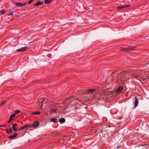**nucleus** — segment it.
<instances>
[{
    "label": "nucleus",
    "mask_w": 149,
    "mask_h": 149,
    "mask_svg": "<svg viewBox=\"0 0 149 149\" xmlns=\"http://www.w3.org/2000/svg\"><path fill=\"white\" fill-rule=\"evenodd\" d=\"M123 88L122 86H119L118 87V88L113 92V93L115 94L116 93L117 94H119L121 91L123 90Z\"/></svg>",
    "instance_id": "obj_1"
},
{
    "label": "nucleus",
    "mask_w": 149,
    "mask_h": 149,
    "mask_svg": "<svg viewBox=\"0 0 149 149\" xmlns=\"http://www.w3.org/2000/svg\"><path fill=\"white\" fill-rule=\"evenodd\" d=\"M134 47L130 46L128 47V48H122L121 50L125 52H129L130 51L133 50L134 49Z\"/></svg>",
    "instance_id": "obj_2"
},
{
    "label": "nucleus",
    "mask_w": 149,
    "mask_h": 149,
    "mask_svg": "<svg viewBox=\"0 0 149 149\" xmlns=\"http://www.w3.org/2000/svg\"><path fill=\"white\" fill-rule=\"evenodd\" d=\"M27 47H22L21 48L17 49L16 51L17 52H24L26 51L27 50Z\"/></svg>",
    "instance_id": "obj_3"
},
{
    "label": "nucleus",
    "mask_w": 149,
    "mask_h": 149,
    "mask_svg": "<svg viewBox=\"0 0 149 149\" xmlns=\"http://www.w3.org/2000/svg\"><path fill=\"white\" fill-rule=\"evenodd\" d=\"M136 77L137 78H141L143 79V80H144L145 79H148L149 78H146L144 76H143V74H137L136 75Z\"/></svg>",
    "instance_id": "obj_4"
},
{
    "label": "nucleus",
    "mask_w": 149,
    "mask_h": 149,
    "mask_svg": "<svg viewBox=\"0 0 149 149\" xmlns=\"http://www.w3.org/2000/svg\"><path fill=\"white\" fill-rule=\"evenodd\" d=\"M39 123L38 121H35L33 124L32 125V127L34 128H36L39 125Z\"/></svg>",
    "instance_id": "obj_5"
},
{
    "label": "nucleus",
    "mask_w": 149,
    "mask_h": 149,
    "mask_svg": "<svg viewBox=\"0 0 149 149\" xmlns=\"http://www.w3.org/2000/svg\"><path fill=\"white\" fill-rule=\"evenodd\" d=\"M26 3H22L19 2H16L15 3V5H16L17 6L19 7L23 6H24L26 5Z\"/></svg>",
    "instance_id": "obj_6"
},
{
    "label": "nucleus",
    "mask_w": 149,
    "mask_h": 149,
    "mask_svg": "<svg viewBox=\"0 0 149 149\" xmlns=\"http://www.w3.org/2000/svg\"><path fill=\"white\" fill-rule=\"evenodd\" d=\"M127 74L128 73L127 72H122L121 73V75H122V76H124V77H126L127 78L128 77V75Z\"/></svg>",
    "instance_id": "obj_7"
},
{
    "label": "nucleus",
    "mask_w": 149,
    "mask_h": 149,
    "mask_svg": "<svg viewBox=\"0 0 149 149\" xmlns=\"http://www.w3.org/2000/svg\"><path fill=\"white\" fill-rule=\"evenodd\" d=\"M129 6V5H127L126 6H118L117 7V8L118 9H124L126 7H127Z\"/></svg>",
    "instance_id": "obj_8"
},
{
    "label": "nucleus",
    "mask_w": 149,
    "mask_h": 149,
    "mask_svg": "<svg viewBox=\"0 0 149 149\" xmlns=\"http://www.w3.org/2000/svg\"><path fill=\"white\" fill-rule=\"evenodd\" d=\"M44 3L43 1H38L34 5V6H38L39 5H42Z\"/></svg>",
    "instance_id": "obj_9"
},
{
    "label": "nucleus",
    "mask_w": 149,
    "mask_h": 149,
    "mask_svg": "<svg viewBox=\"0 0 149 149\" xmlns=\"http://www.w3.org/2000/svg\"><path fill=\"white\" fill-rule=\"evenodd\" d=\"M50 120L52 122L54 123H57L58 121V120L54 118H51Z\"/></svg>",
    "instance_id": "obj_10"
},
{
    "label": "nucleus",
    "mask_w": 149,
    "mask_h": 149,
    "mask_svg": "<svg viewBox=\"0 0 149 149\" xmlns=\"http://www.w3.org/2000/svg\"><path fill=\"white\" fill-rule=\"evenodd\" d=\"M6 130L7 133L8 134L11 133L13 132L11 128H10L9 130L7 129Z\"/></svg>",
    "instance_id": "obj_11"
},
{
    "label": "nucleus",
    "mask_w": 149,
    "mask_h": 149,
    "mask_svg": "<svg viewBox=\"0 0 149 149\" xmlns=\"http://www.w3.org/2000/svg\"><path fill=\"white\" fill-rule=\"evenodd\" d=\"M17 134L16 133L15 134L13 135L9 136L8 138L10 139H13L16 137L17 136Z\"/></svg>",
    "instance_id": "obj_12"
},
{
    "label": "nucleus",
    "mask_w": 149,
    "mask_h": 149,
    "mask_svg": "<svg viewBox=\"0 0 149 149\" xmlns=\"http://www.w3.org/2000/svg\"><path fill=\"white\" fill-rule=\"evenodd\" d=\"M135 107H136L137 106L138 104V101L136 97H135Z\"/></svg>",
    "instance_id": "obj_13"
},
{
    "label": "nucleus",
    "mask_w": 149,
    "mask_h": 149,
    "mask_svg": "<svg viewBox=\"0 0 149 149\" xmlns=\"http://www.w3.org/2000/svg\"><path fill=\"white\" fill-rule=\"evenodd\" d=\"M17 124L15 123L12 125V127L14 131H15L17 130V129L15 128L17 126Z\"/></svg>",
    "instance_id": "obj_14"
},
{
    "label": "nucleus",
    "mask_w": 149,
    "mask_h": 149,
    "mask_svg": "<svg viewBox=\"0 0 149 149\" xmlns=\"http://www.w3.org/2000/svg\"><path fill=\"white\" fill-rule=\"evenodd\" d=\"M58 121H59L61 123H63L65 122V119L64 118H61L60 120H58Z\"/></svg>",
    "instance_id": "obj_15"
},
{
    "label": "nucleus",
    "mask_w": 149,
    "mask_h": 149,
    "mask_svg": "<svg viewBox=\"0 0 149 149\" xmlns=\"http://www.w3.org/2000/svg\"><path fill=\"white\" fill-rule=\"evenodd\" d=\"M95 91V89H89L88 90L87 92L88 93H92Z\"/></svg>",
    "instance_id": "obj_16"
},
{
    "label": "nucleus",
    "mask_w": 149,
    "mask_h": 149,
    "mask_svg": "<svg viewBox=\"0 0 149 149\" xmlns=\"http://www.w3.org/2000/svg\"><path fill=\"white\" fill-rule=\"evenodd\" d=\"M52 0H45V4H47L50 3L51 2Z\"/></svg>",
    "instance_id": "obj_17"
},
{
    "label": "nucleus",
    "mask_w": 149,
    "mask_h": 149,
    "mask_svg": "<svg viewBox=\"0 0 149 149\" xmlns=\"http://www.w3.org/2000/svg\"><path fill=\"white\" fill-rule=\"evenodd\" d=\"M50 111L51 113L56 112V109L54 108H52L50 110Z\"/></svg>",
    "instance_id": "obj_18"
},
{
    "label": "nucleus",
    "mask_w": 149,
    "mask_h": 149,
    "mask_svg": "<svg viewBox=\"0 0 149 149\" xmlns=\"http://www.w3.org/2000/svg\"><path fill=\"white\" fill-rule=\"evenodd\" d=\"M40 113V112L38 111V112H33L32 113V114H35V115H37V114H39Z\"/></svg>",
    "instance_id": "obj_19"
},
{
    "label": "nucleus",
    "mask_w": 149,
    "mask_h": 149,
    "mask_svg": "<svg viewBox=\"0 0 149 149\" xmlns=\"http://www.w3.org/2000/svg\"><path fill=\"white\" fill-rule=\"evenodd\" d=\"M25 126L26 127V128H30L31 127H32V125H29V124H28V125H25Z\"/></svg>",
    "instance_id": "obj_20"
},
{
    "label": "nucleus",
    "mask_w": 149,
    "mask_h": 149,
    "mask_svg": "<svg viewBox=\"0 0 149 149\" xmlns=\"http://www.w3.org/2000/svg\"><path fill=\"white\" fill-rule=\"evenodd\" d=\"M13 120V118L10 117V118L9 121H8V123H9L11 122V121Z\"/></svg>",
    "instance_id": "obj_21"
},
{
    "label": "nucleus",
    "mask_w": 149,
    "mask_h": 149,
    "mask_svg": "<svg viewBox=\"0 0 149 149\" xmlns=\"http://www.w3.org/2000/svg\"><path fill=\"white\" fill-rule=\"evenodd\" d=\"M25 128H26V127L25 126V125H24V126H23L20 129V130H23V129H25Z\"/></svg>",
    "instance_id": "obj_22"
},
{
    "label": "nucleus",
    "mask_w": 149,
    "mask_h": 149,
    "mask_svg": "<svg viewBox=\"0 0 149 149\" xmlns=\"http://www.w3.org/2000/svg\"><path fill=\"white\" fill-rule=\"evenodd\" d=\"M20 111L18 110H16L15 111V114H18L20 112Z\"/></svg>",
    "instance_id": "obj_23"
},
{
    "label": "nucleus",
    "mask_w": 149,
    "mask_h": 149,
    "mask_svg": "<svg viewBox=\"0 0 149 149\" xmlns=\"http://www.w3.org/2000/svg\"><path fill=\"white\" fill-rule=\"evenodd\" d=\"M6 101H3L2 102V103L1 104V105H0V106H2L3 104H4L6 102Z\"/></svg>",
    "instance_id": "obj_24"
},
{
    "label": "nucleus",
    "mask_w": 149,
    "mask_h": 149,
    "mask_svg": "<svg viewBox=\"0 0 149 149\" xmlns=\"http://www.w3.org/2000/svg\"><path fill=\"white\" fill-rule=\"evenodd\" d=\"M1 13L2 14H3L5 13V11H4V10H1Z\"/></svg>",
    "instance_id": "obj_25"
},
{
    "label": "nucleus",
    "mask_w": 149,
    "mask_h": 149,
    "mask_svg": "<svg viewBox=\"0 0 149 149\" xmlns=\"http://www.w3.org/2000/svg\"><path fill=\"white\" fill-rule=\"evenodd\" d=\"M33 0H30L28 2V4H30L33 1Z\"/></svg>",
    "instance_id": "obj_26"
},
{
    "label": "nucleus",
    "mask_w": 149,
    "mask_h": 149,
    "mask_svg": "<svg viewBox=\"0 0 149 149\" xmlns=\"http://www.w3.org/2000/svg\"><path fill=\"white\" fill-rule=\"evenodd\" d=\"M16 115L15 113H14L13 114H12L10 116V117L13 118V117H14Z\"/></svg>",
    "instance_id": "obj_27"
},
{
    "label": "nucleus",
    "mask_w": 149,
    "mask_h": 149,
    "mask_svg": "<svg viewBox=\"0 0 149 149\" xmlns=\"http://www.w3.org/2000/svg\"><path fill=\"white\" fill-rule=\"evenodd\" d=\"M47 102V100H46L45 99H44L42 100V103H43V102Z\"/></svg>",
    "instance_id": "obj_28"
},
{
    "label": "nucleus",
    "mask_w": 149,
    "mask_h": 149,
    "mask_svg": "<svg viewBox=\"0 0 149 149\" xmlns=\"http://www.w3.org/2000/svg\"><path fill=\"white\" fill-rule=\"evenodd\" d=\"M6 126V125H1L0 127H5Z\"/></svg>",
    "instance_id": "obj_29"
},
{
    "label": "nucleus",
    "mask_w": 149,
    "mask_h": 149,
    "mask_svg": "<svg viewBox=\"0 0 149 149\" xmlns=\"http://www.w3.org/2000/svg\"><path fill=\"white\" fill-rule=\"evenodd\" d=\"M13 15V12H12L11 13H10L9 14V15Z\"/></svg>",
    "instance_id": "obj_30"
},
{
    "label": "nucleus",
    "mask_w": 149,
    "mask_h": 149,
    "mask_svg": "<svg viewBox=\"0 0 149 149\" xmlns=\"http://www.w3.org/2000/svg\"><path fill=\"white\" fill-rule=\"evenodd\" d=\"M100 97H98V98H97V99H100Z\"/></svg>",
    "instance_id": "obj_31"
},
{
    "label": "nucleus",
    "mask_w": 149,
    "mask_h": 149,
    "mask_svg": "<svg viewBox=\"0 0 149 149\" xmlns=\"http://www.w3.org/2000/svg\"><path fill=\"white\" fill-rule=\"evenodd\" d=\"M10 125H9L8 126H10Z\"/></svg>",
    "instance_id": "obj_32"
},
{
    "label": "nucleus",
    "mask_w": 149,
    "mask_h": 149,
    "mask_svg": "<svg viewBox=\"0 0 149 149\" xmlns=\"http://www.w3.org/2000/svg\"><path fill=\"white\" fill-rule=\"evenodd\" d=\"M42 107H43V106H42V107H41V108H42Z\"/></svg>",
    "instance_id": "obj_33"
}]
</instances>
